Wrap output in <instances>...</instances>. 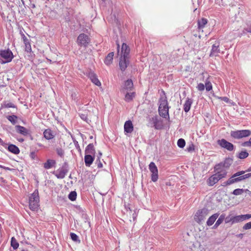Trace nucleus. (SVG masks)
Instances as JSON below:
<instances>
[{"label":"nucleus","mask_w":251,"mask_h":251,"mask_svg":"<svg viewBox=\"0 0 251 251\" xmlns=\"http://www.w3.org/2000/svg\"><path fill=\"white\" fill-rule=\"evenodd\" d=\"M130 51V49L129 46L126 43H123L121 48V57L119 62L120 69L122 72L126 71L129 64Z\"/></svg>","instance_id":"obj_1"},{"label":"nucleus","mask_w":251,"mask_h":251,"mask_svg":"<svg viewBox=\"0 0 251 251\" xmlns=\"http://www.w3.org/2000/svg\"><path fill=\"white\" fill-rule=\"evenodd\" d=\"M162 93L164 96H161L158 100L159 103L158 109V113L160 117L169 120V110L170 107L169 106L167 98L164 91L162 90Z\"/></svg>","instance_id":"obj_2"},{"label":"nucleus","mask_w":251,"mask_h":251,"mask_svg":"<svg viewBox=\"0 0 251 251\" xmlns=\"http://www.w3.org/2000/svg\"><path fill=\"white\" fill-rule=\"evenodd\" d=\"M39 201L38 188L37 186V188L29 197L28 203L30 209L33 211H37L40 206Z\"/></svg>","instance_id":"obj_3"},{"label":"nucleus","mask_w":251,"mask_h":251,"mask_svg":"<svg viewBox=\"0 0 251 251\" xmlns=\"http://www.w3.org/2000/svg\"><path fill=\"white\" fill-rule=\"evenodd\" d=\"M13 58V52L9 49L0 50V63L1 64L11 62Z\"/></svg>","instance_id":"obj_4"},{"label":"nucleus","mask_w":251,"mask_h":251,"mask_svg":"<svg viewBox=\"0 0 251 251\" xmlns=\"http://www.w3.org/2000/svg\"><path fill=\"white\" fill-rule=\"evenodd\" d=\"M69 170V167L68 163L65 161L63 163L61 167H60L56 171H54L52 173L57 178L63 179L65 177L66 175L68 173Z\"/></svg>","instance_id":"obj_5"},{"label":"nucleus","mask_w":251,"mask_h":251,"mask_svg":"<svg viewBox=\"0 0 251 251\" xmlns=\"http://www.w3.org/2000/svg\"><path fill=\"white\" fill-rule=\"evenodd\" d=\"M149 120L148 126L153 127L155 129H161L163 128L162 120L158 115L150 118L149 116L147 117Z\"/></svg>","instance_id":"obj_6"},{"label":"nucleus","mask_w":251,"mask_h":251,"mask_svg":"<svg viewBox=\"0 0 251 251\" xmlns=\"http://www.w3.org/2000/svg\"><path fill=\"white\" fill-rule=\"evenodd\" d=\"M251 135V131L249 129L232 130L230 132V136L235 139H239L249 137Z\"/></svg>","instance_id":"obj_7"},{"label":"nucleus","mask_w":251,"mask_h":251,"mask_svg":"<svg viewBox=\"0 0 251 251\" xmlns=\"http://www.w3.org/2000/svg\"><path fill=\"white\" fill-rule=\"evenodd\" d=\"M217 143L221 148L224 149L228 151H232L235 149V147L233 144L224 138L218 140Z\"/></svg>","instance_id":"obj_8"},{"label":"nucleus","mask_w":251,"mask_h":251,"mask_svg":"<svg viewBox=\"0 0 251 251\" xmlns=\"http://www.w3.org/2000/svg\"><path fill=\"white\" fill-rule=\"evenodd\" d=\"M76 42L79 46L86 48L89 44L90 39L86 34L81 33L77 37Z\"/></svg>","instance_id":"obj_9"},{"label":"nucleus","mask_w":251,"mask_h":251,"mask_svg":"<svg viewBox=\"0 0 251 251\" xmlns=\"http://www.w3.org/2000/svg\"><path fill=\"white\" fill-rule=\"evenodd\" d=\"M208 213V210L206 208L199 210L194 216V219L196 222L200 224L203 221Z\"/></svg>","instance_id":"obj_10"},{"label":"nucleus","mask_w":251,"mask_h":251,"mask_svg":"<svg viewBox=\"0 0 251 251\" xmlns=\"http://www.w3.org/2000/svg\"><path fill=\"white\" fill-rule=\"evenodd\" d=\"M150 172L151 173V179L153 182H156L158 178V169L153 162L150 163L149 166Z\"/></svg>","instance_id":"obj_11"},{"label":"nucleus","mask_w":251,"mask_h":251,"mask_svg":"<svg viewBox=\"0 0 251 251\" xmlns=\"http://www.w3.org/2000/svg\"><path fill=\"white\" fill-rule=\"evenodd\" d=\"M220 52V42L216 41L215 43L212 46V48L209 54L210 57H216L218 56L219 53Z\"/></svg>","instance_id":"obj_12"},{"label":"nucleus","mask_w":251,"mask_h":251,"mask_svg":"<svg viewBox=\"0 0 251 251\" xmlns=\"http://www.w3.org/2000/svg\"><path fill=\"white\" fill-rule=\"evenodd\" d=\"M87 76L90 78L91 81L98 86L101 85V83L98 79L97 75L92 71H90L87 73Z\"/></svg>","instance_id":"obj_13"},{"label":"nucleus","mask_w":251,"mask_h":251,"mask_svg":"<svg viewBox=\"0 0 251 251\" xmlns=\"http://www.w3.org/2000/svg\"><path fill=\"white\" fill-rule=\"evenodd\" d=\"M133 88V83L131 79H128L126 81H125L122 91L125 93V92L126 91H132V89Z\"/></svg>","instance_id":"obj_14"},{"label":"nucleus","mask_w":251,"mask_h":251,"mask_svg":"<svg viewBox=\"0 0 251 251\" xmlns=\"http://www.w3.org/2000/svg\"><path fill=\"white\" fill-rule=\"evenodd\" d=\"M15 128L17 133L24 136H27L29 134V130L24 126L20 125H16L15 126Z\"/></svg>","instance_id":"obj_15"},{"label":"nucleus","mask_w":251,"mask_h":251,"mask_svg":"<svg viewBox=\"0 0 251 251\" xmlns=\"http://www.w3.org/2000/svg\"><path fill=\"white\" fill-rule=\"evenodd\" d=\"M133 130V125L130 120L126 121L124 124V132L126 133H131Z\"/></svg>","instance_id":"obj_16"},{"label":"nucleus","mask_w":251,"mask_h":251,"mask_svg":"<svg viewBox=\"0 0 251 251\" xmlns=\"http://www.w3.org/2000/svg\"><path fill=\"white\" fill-rule=\"evenodd\" d=\"M95 155L85 154L84 156V162L86 166L90 167L95 160Z\"/></svg>","instance_id":"obj_17"},{"label":"nucleus","mask_w":251,"mask_h":251,"mask_svg":"<svg viewBox=\"0 0 251 251\" xmlns=\"http://www.w3.org/2000/svg\"><path fill=\"white\" fill-rule=\"evenodd\" d=\"M8 145L7 146V150L10 152L15 154H18L20 152V149L19 148L16 146L15 145L7 143Z\"/></svg>","instance_id":"obj_18"},{"label":"nucleus","mask_w":251,"mask_h":251,"mask_svg":"<svg viewBox=\"0 0 251 251\" xmlns=\"http://www.w3.org/2000/svg\"><path fill=\"white\" fill-rule=\"evenodd\" d=\"M193 102V100L192 99L189 98H186V100L183 105L184 111L186 113H187L190 111Z\"/></svg>","instance_id":"obj_19"},{"label":"nucleus","mask_w":251,"mask_h":251,"mask_svg":"<svg viewBox=\"0 0 251 251\" xmlns=\"http://www.w3.org/2000/svg\"><path fill=\"white\" fill-rule=\"evenodd\" d=\"M96 153L95 149L93 144L90 143L87 145L85 150V154L95 155Z\"/></svg>","instance_id":"obj_20"},{"label":"nucleus","mask_w":251,"mask_h":251,"mask_svg":"<svg viewBox=\"0 0 251 251\" xmlns=\"http://www.w3.org/2000/svg\"><path fill=\"white\" fill-rule=\"evenodd\" d=\"M218 178L217 177V175L215 174L211 176L207 180V184L209 186H213L215 184L219 181Z\"/></svg>","instance_id":"obj_21"},{"label":"nucleus","mask_w":251,"mask_h":251,"mask_svg":"<svg viewBox=\"0 0 251 251\" xmlns=\"http://www.w3.org/2000/svg\"><path fill=\"white\" fill-rule=\"evenodd\" d=\"M55 164L56 161L55 160L49 159L44 163V168L46 169H49L53 167Z\"/></svg>","instance_id":"obj_22"},{"label":"nucleus","mask_w":251,"mask_h":251,"mask_svg":"<svg viewBox=\"0 0 251 251\" xmlns=\"http://www.w3.org/2000/svg\"><path fill=\"white\" fill-rule=\"evenodd\" d=\"M225 169H228L233 163V159L230 157H226L223 162H221Z\"/></svg>","instance_id":"obj_23"},{"label":"nucleus","mask_w":251,"mask_h":251,"mask_svg":"<svg viewBox=\"0 0 251 251\" xmlns=\"http://www.w3.org/2000/svg\"><path fill=\"white\" fill-rule=\"evenodd\" d=\"M219 215V214L217 213L214 214L211 216H210L206 222L207 225L208 226H212L214 223L215 221L218 217Z\"/></svg>","instance_id":"obj_24"},{"label":"nucleus","mask_w":251,"mask_h":251,"mask_svg":"<svg viewBox=\"0 0 251 251\" xmlns=\"http://www.w3.org/2000/svg\"><path fill=\"white\" fill-rule=\"evenodd\" d=\"M44 136L47 140H50L52 139L54 135L53 134L52 131L51 129L48 128L45 129L43 132Z\"/></svg>","instance_id":"obj_25"},{"label":"nucleus","mask_w":251,"mask_h":251,"mask_svg":"<svg viewBox=\"0 0 251 251\" xmlns=\"http://www.w3.org/2000/svg\"><path fill=\"white\" fill-rule=\"evenodd\" d=\"M113 56L114 52H111L105 57L104 62L106 65H110L112 63Z\"/></svg>","instance_id":"obj_26"},{"label":"nucleus","mask_w":251,"mask_h":251,"mask_svg":"<svg viewBox=\"0 0 251 251\" xmlns=\"http://www.w3.org/2000/svg\"><path fill=\"white\" fill-rule=\"evenodd\" d=\"M6 117L13 125H15L18 123L19 117L15 115H8Z\"/></svg>","instance_id":"obj_27"},{"label":"nucleus","mask_w":251,"mask_h":251,"mask_svg":"<svg viewBox=\"0 0 251 251\" xmlns=\"http://www.w3.org/2000/svg\"><path fill=\"white\" fill-rule=\"evenodd\" d=\"M4 108H17V106L11 102L4 101L1 103L0 109Z\"/></svg>","instance_id":"obj_28"},{"label":"nucleus","mask_w":251,"mask_h":251,"mask_svg":"<svg viewBox=\"0 0 251 251\" xmlns=\"http://www.w3.org/2000/svg\"><path fill=\"white\" fill-rule=\"evenodd\" d=\"M135 97V92H128V91L126 92L125 96V100L126 101L129 102L131 101L133 98Z\"/></svg>","instance_id":"obj_29"},{"label":"nucleus","mask_w":251,"mask_h":251,"mask_svg":"<svg viewBox=\"0 0 251 251\" xmlns=\"http://www.w3.org/2000/svg\"><path fill=\"white\" fill-rule=\"evenodd\" d=\"M207 20L205 18H202L198 21V28L199 29L203 28L205 25L207 23Z\"/></svg>","instance_id":"obj_30"},{"label":"nucleus","mask_w":251,"mask_h":251,"mask_svg":"<svg viewBox=\"0 0 251 251\" xmlns=\"http://www.w3.org/2000/svg\"><path fill=\"white\" fill-rule=\"evenodd\" d=\"M229 182L227 183H230V185L237 183L240 181H241L240 177H236L234 175H233L229 178L228 179Z\"/></svg>","instance_id":"obj_31"},{"label":"nucleus","mask_w":251,"mask_h":251,"mask_svg":"<svg viewBox=\"0 0 251 251\" xmlns=\"http://www.w3.org/2000/svg\"><path fill=\"white\" fill-rule=\"evenodd\" d=\"M225 214H222L220 215L217 221H216L215 224L213 226L214 228H216L222 222L225 220Z\"/></svg>","instance_id":"obj_32"},{"label":"nucleus","mask_w":251,"mask_h":251,"mask_svg":"<svg viewBox=\"0 0 251 251\" xmlns=\"http://www.w3.org/2000/svg\"><path fill=\"white\" fill-rule=\"evenodd\" d=\"M19 244L14 237H12L11 239V246L14 250H16L19 247Z\"/></svg>","instance_id":"obj_33"},{"label":"nucleus","mask_w":251,"mask_h":251,"mask_svg":"<svg viewBox=\"0 0 251 251\" xmlns=\"http://www.w3.org/2000/svg\"><path fill=\"white\" fill-rule=\"evenodd\" d=\"M227 174L226 171H221L220 172H216L215 175H217V177L219 180L226 177Z\"/></svg>","instance_id":"obj_34"},{"label":"nucleus","mask_w":251,"mask_h":251,"mask_svg":"<svg viewBox=\"0 0 251 251\" xmlns=\"http://www.w3.org/2000/svg\"><path fill=\"white\" fill-rule=\"evenodd\" d=\"M71 239L74 242L78 243H80V240L78 236L75 233L71 232L70 234Z\"/></svg>","instance_id":"obj_35"},{"label":"nucleus","mask_w":251,"mask_h":251,"mask_svg":"<svg viewBox=\"0 0 251 251\" xmlns=\"http://www.w3.org/2000/svg\"><path fill=\"white\" fill-rule=\"evenodd\" d=\"M232 218L233 212H230L228 216H225V222L226 224H228L231 222V225H232Z\"/></svg>","instance_id":"obj_36"},{"label":"nucleus","mask_w":251,"mask_h":251,"mask_svg":"<svg viewBox=\"0 0 251 251\" xmlns=\"http://www.w3.org/2000/svg\"><path fill=\"white\" fill-rule=\"evenodd\" d=\"M249 156V153L246 151L240 152L237 157L240 159H245Z\"/></svg>","instance_id":"obj_37"},{"label":"nucleus","mask_w":251,"mask_h":251,"mask_svg":"<svg viewBox=\"0 0 251 251\" xmlns=\"http://www.w3.org/2000/svg\"><path fill=\"white\" fill-rule=\"evenodd\" d=\"M76 196L77 194L75 191H71L68 195V198L71 201H74L76 200Z\"/></svg>","instance_id":"obj_38"},{"label":"nucleus","mask_w":251,"mask_h":251,"mask_svg":"<svg viewBox=\"0 0 251 251\" xmlns=\"http://www.w3.org/2000/svg\"><path fill=\"white\" fill-rule=\"evenodd\" d=\"M244 191L245 190L243 189L237 188L234 190L231 194L236 196L241 195L244 193Z\"/></svg>","instance_id":"obj_39"},{"label":"nucleus","mask_w":251,"mask_h":251,"mask_svg":"<svg viewBox=\"0 0 251 251\" xmlns=\"http://www.w3.org/2000/svg\"><path fill=\"white\" fill-rule=\"evenodd\" d=\"M224 167L223 166V165L220 162V163L217 164L214 167V170L215 172H220L222 171H226V170L224 169Z\"/></svg>","instance_id":"obj_40"},{"label":"nucleus","mask_w":251,"mask_h":251,"mask_svg":"<svg viewBox=\"0 0 251 251\" xmlns=\"http://www.w3.org/2000/svg\"><path fill=\"white\" fill-rule=\"evenodd\" d=\"M81 218L84 220L85 223H88L89 226H90V222L89 221V216L86 214V212L80 214Z\"/></svg>","instance_id":"obj_41"},{"label":"nucleus","mask_w":251,"mask_h":251,"mask_svg":"<svg viewBox=\"0 0 251 251\" xmlns=\"http://www.w3.org/2000/svg\"><path fill=\"white\" fill-rule=\"evenodd\" d=\"M242 222L241 215L235 216L233 213L232 224Z\"/></svg>","instance_id":"obj_42"},{"label":"nucleus","mask_w":251,"mask_h":251,"mask_svg":"<svg viewBox=\"0 0 251 251\" xmlns=\"http://www.w3.org/2000/svg\"><path fill=\"white\" fill-rule=\"evenodd\" d=\"M177 145L180 148H183L185 146V141L182 138H180L178 140Z\"/></svg>","instance_id":"obj_43"},{"label":"nucleus","mask_w":251,"mask_h":251,"mask_svg":"<svg viewBox=\"0 0 251 251\" xmlns=\"http://www.w3.org/2000/svg\"><path fill=\"white\" fill-rule=\"evenodd\" d=\"M25 45V50L27 52H31L32 51L30 42L29 41L24 43Z\"/></svg>","instance_id":"obj_44"},{"label":"nucleus","mask_w":251,"mask_h":251,"mask_svg":"<svg viewBox=\"0 0 251 251\" xmlns=\"http://www.w3.org/2000/svg\"><path fill=\"white\" fill-rule=\"evenodd\" d=\"M56 151L57 155L61 157H63L64 156V151L61 148H57L56 149Z\"/></svg>","instance_id":"obj_45"},{"label":"nucleus","mask_w":251,"mask_h":251,"mask_svg":"<svg viewBox=\"0 0 251 251\" xmlns=\"http://www.w3.org/2000/svg\"><path fill=\"white\" fill-rule=\"evenodd\" d=\"M73 142L74 143L75 146L76 150L78 151L80 154H81V150L79 145L78 142L74 138H73Z\"/></svg>","instance_id":"obj_46"},{"label":"nucleus","mask_w":251,"mask_h":251,"mask_svg":"<svg viewBox=\"0 0 251 251\" xmlns=\"http://www.w3.org/2000/svg\"><path fill=\"white\" fill-rule=\"evenodd\" d=\"M205 89L207 91H209L212 89V85L210 81H206Z\"/></svg>","instance_id":"obj_47"},{"label":"nucleus","mask_w":251,"mask_h":251,"mask_svg":"<svg viewBox=\"0 0 251 251\" xmlns=\"http://www.w3.org/2000/svg\"><path fill=\"white\" fill-rule=\"evenodd\" d=\"M241 215V218L242 222L246 220L249 219L250 218H251V214H245V215Z\"/></svg>","instance_id":"obj_48"},{"label":"nucleus","mask_w":251,"mask_h":251,"mask_svg":"<svg viewBox=\"0 0 251 251\" xmlns=\"http://www.w3.org/2000/svg\"><path fill=\"white\" fill-rule=\"evenodd\" d=\"M247 32L251 33V24L249 25L247 27L244 28L243 30V33H242L241 35H242L243 34H245Z\"/></svg>","instance_id":"obj_49"},{"label":"nucleus","mask_w":251,"mask_h":251,"mask_svg":"<svg viewBox=\"0 0 251 251\" xmlns=\"http://www.w3.org/2000/svg\"><path fill=\"white\" fill-rule=\"evenodd\" d=\"M100 159V157H97L96 161H95V164L97 165V167L98 168H101L102 167V164L101 162Z\"/></svg>","instance_id":"obj_50"},{"label":"nucleus","mask_w":251,"mask_h":251,"mask_svg":"<svg viewBox=\"0 0 251 251\" xmlns=\"http://www.w3.org/2000/svg\"><path fill=\"white\" fill-rule=\"evenodd\" d=\"M241 181L251 177V173L240 176Z\"/></svg>","instance_id":"obj_51"},{"label":"nucleus","mask_w":251,"mask_h":251,"mask_svg":"<svg viewBox=\"0 0 251 251\" xmlns=\"http://www.w3.org/2000/svg\"><path fill=\"white\" fill-rule=\"evenodd\" d=\"M241 145L243 147H251V138L249 141L243 142Z\"/></svg>","instance_id":"obj_52"},{"label":"nucleus","mask_w":251,"mask_h":251,"mask_svg":"<svg viewBox=\"0 0 251 251\" xmlns=\"http://www.w3.org/2000/svg\"><path fill=\"white\" fill-rule=\"evenodd\" d=\"M197 88L198 89V90L200 91H202L204 90L205 86L203 83H200L198 84Z\"/></svg>","instance_id":"obj_53"},{"label":"nucleus","mask_w":251,"mask_h":251,"mask_svg":"<svg viewBox=\"0 0 251 251\" xmlns=\"http://www.w3.org/2000/svg\"><path fill=\"white\" fill-rule=\"evenodd\" d=\"M245 230H247L251 228V222L246 223L243 227Z\"/></svg>","instance_id":"obj_54"},{"label":"nucleus","mask_w":251,"mask_h":251,"mask_svg":"<svg viewBox=\"0 0 251 251\" xmlns=\"http://www.w3.org/2000/svg\"><path fill=\"white\" fill-rule=\"evenodd\" d=\"M195 150L194 145L193 144H190L189 147H187L186 151L191 152Z\"/></svg>","instance_id":"obj_55"},{"label":"nucleus","mask_w":251,"mask_h":251,"mask_svg":"<svg viewBox=\"0 0 251 251\" xmlns=\"http://www.w3.org/2000/svg\"><path fill=\"white\" fill-rule=\"evenodd\" d=\"M245 173V171H241L237 172L235 173V174H234L233 175H234L235 176L239 177L240 176H243V175Z\"/></svg>","instance_id":"obj_56"},{"label":"nucleus","mask_w":251,"mask_h":251,"mask_svg":"<svg viewBox=\"0 0 251 251\" xmlns=\"http://www.w3.org/2000/svg\"><path fill=\"white\" fill-rule=\"evenodd\" d=\"M0 168H2V169H4L5 170H9V171H15L14 169L10 168L7 167H5V166H2L1 165H0Z\"/></svg>","instance_id":"obj_57"},{"label":"nucleus","mask_w":251,"mask_h":251,"mask_svg":"<svg viewBox=\"0 0 251 251\" xmlns=\"http://www.w3.org/2000/svg\"><path fill=\"white\" fill-rule=\"evenodd\" d=\"M76 208H77V209L78 210V213H79V214H82L83 213L85 212V210H84L83 209H82V208L80 206H77L76 207Z\"/></svg>","instance_id":"obj_58"},{"label":"nucleus","mask_w":251,"mask_h":251,"mask_svg":"<svg viewBox=\"0 0 251 251\" xmlns=\"http://www.w3.org/2000/svg\"><path fill=\"white\" fill-rule=\"evenodd\" d=\"M29 156L32 159V160H34L36 158V153L34 151H32L30 153V154H29Z\"/></svg>","instance_id":"obj_59"},{"label":"nucleus","mask_w":251,"mask_h":251,"mask_svg":"<svg viewBox=\"0 0 251 251\" xmlns=\"http://www.w3.org/2000/svg\"><path fill=\"white\" fill-rule=\"evenodd\" d=\"M80 117L81 119H82L83 121L87 122V120H88V119L87 115H86L85 114H81L80 115Z\"/></svg>","instance_id":"obj_60"},{"label":"nucleus","mask_w":251,"mask_h":251,"mask_svg":"<svg viewBox=\"0 0 251 251\" xmlns=\"http://www.w3.org/2000/svg\"><path fill=\"white\" fill-rule=\"evenodd\" d=\"M219 98L226 103H228L229 102V99L226 97H222Z\"/></svg>","instance_id":"obj_61"},{"label":"nucleus","mask_w":251,"mask_h":251,"mask_svg":"<svg viewBox=\"0 0 251 251\" xmlns=\"http://www.w3.org/2000/svg\"><path fill=\"white\" fill-rule=\"evenodd\" d=\"M0 145L2 146L5 148H7V146L8 145L7 143L4 142L0 138Z\"/></svg>","instance_id":"obj_62"},{"label":"nucleus","mask_w":251,"mask_h":251,"mask_svg":"<svg viewBox=\"0 0 251 251\" xmlns=\"http://www.w3.org/2000/svg\"><path fill=\"white\" fill-rule=\"evenodd\" d=\"M22 39H23V42L24 43H25V42H27V41H29L26 37V36L23 34H22Z\"/></svg>","instance_id":"obj_63"},{"label":"nucleus","mask_w":251,"mask_h":251,"mask_svg":"<svg viewBox=\"0 0 251 251\" xmlns=\"http://www.w3.org/2000/svg\"><path fill=\"white\" fill-rule=\"evenodd\" d=\"M229 182V180L228 179H227L226 181H225L224 182H223V183L222 184V186H227V185H230V183H227L228 182Z\"/></svg>","instance_id":"obj_64"}]
</instances>
